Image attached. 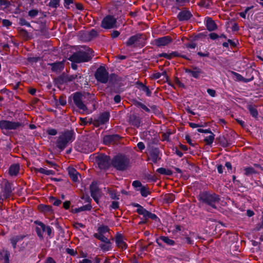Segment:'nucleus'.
Listing matches in <instances>:
<instances>
[{
	"label": "nucleus",
	"mask_w": 263,
	"mask_h": 263,
	"mask_svg": "<svg viewBox=\"0 0 263 263\" xmlns=\"http://www.w3.org/2000/svg\"><path fill=\"white\" fill-rule=\"evenodd\" d=\"M92 50L86 47H82L77 52L72 54L69 60L74 63H82L88 62L93 56Z\"/></svg>",
	"instance_id": "obj_1"
},
{
	"label": "nucleus",
	"mask_w": 263,
	"mask_h": 263,
	"mask_svg": "<svg viewBox=\"0 0 263 263\" xmlns=\"http://www.w3.org/2000/svg\"><path fill=\"white\" fill-rule=\"evenodd\" d=\"M74 139V133L72 131L67 130L61 132L56 141V146L61 151H63Z\"/></svg>",
	"instance_id": "obj_2"
},
{
	"label": "nucleus",
	"mask_w": 263,
	"mask_h": 263,
	"mask_svg": "<svg viewBox=\"0 0 263 263\" xmlns=\"http://www.w3.org/2000/svg\"><path fill=\"white\" fill-rule=\"evenodd\" d=\"M198 197L201 202L215 209L217 208L216 204L220 200L218 195L206 191L200 193Z\"/></svg>",
	"instance_id": "obj_3"
},
{
	"label": "nucleus",
	"mask_w": 263,
	"mask_h": 263,
	"mask_svg": "<svg viewBox=\"0 0 263 263\" xmlns=\"http://www.w3.org/2000/svg\"><path fill=\"white\" fill-rule=\"evenodd\" d=\"M90 97L91 96L88 93H82L77 92L73 95V101L75 105L79 109L85 111L87 109L86 107V104H87L86 99Z\"/></svg>",
	"instance_id": "obj_4"
},
{
	"label": "nucleus",
	"mask_w": 263,
	"mask_h": 263,
	"mask_svg": "<svg viewBox=\"0 0 263 263\" xmlns=\"http://www.w3.org/2000/svg\"><path fill=\"white\" fill-rule=\"evenodd\" d=\"M111 163L117 170L124 171L129 166L130 161L125 156L120 155L116 156L112 159Z\"/></svg>",
	"instance_id": "obj_5"
},
{
	"label": "nucleus",
	"mask_w": 263,
	"mask_h": 263,
	"mask_svg": "<svg viewBox=\"0 0 263 263\" xmlns=\"http://www.w3.org/2000/svg\"><path fill=\"white\" fill-rule=\"evenodd\" d=\"M23 123L16 121L2 120L0 121V128L4 132L9 130H15L23 127Z\"/></svg>",
	"instance_id": "obj_6"
},
{
	"label": "nucleus",
	"mask_w": 263,
	"mask_h": 263,
	"mask_svg": "<svg viewBox=\"0 0 263 263\" xmlns=\"http://www.w3.org/2000/svg\"><path fill=\"white\" fill-rule=\"evenodd\" d=\"M35 223L37 224V227L36 228V232L37 234V236L40 238H43V234L44 232H47L49 236H51L52 230L49 226H46L43 222L39 221H35Z\"/></svg>",
	"instance_id": "obj_7"
},
{
	"label": "nucleus",
	"mask_w": 263,
	"mask_h": 263,
	"mask_svg": "<svg viewBox=\"0 0 263 263\" xmlns=\"http://www.w3.org/2000/svg\"><path fill=\"white\" fill-rule=\"evenodd\" d=\"M95 76L96 80L101 83L105 84L108 82V72L104 66L99 67Z\"/></svg>",
	"instance_id": "obj_8"
},
{
	"label": "nucleus",
	"mask_w": 263,
	"mask_h": 263,
	"mask_svg": "<svg viewBox=\"0 0 263 263\" xmlns=\"http://www.w3.org/2000/svg\"><path fill=\"white\" fill-rule=\"evenodd\" d=\"M96 162L100 169H106L110 165V158L105 155H100L96 157Z\"/></svg>",
	"instance_id": "obj_9"
},
{
	"label": "nucleus",
	"mask_w": 263,
	"mask_h": 263,
	"mask_svg": "<svg viewBox=\"0 0 263 263\" xmlns=\"http://www.w3.org/2000/svg\"><path fill=\"white\" fill-rule=\"evenodd\" d=\"M116 19L111 15L105 16L102 21L101 27L105 29H111L116 27Z\"/></svg>",
	"instance_id": "obj_10"
},
{
	"label": "nucleus",
	"mask_w": 263,
	"mask_h": 263,
	"mask_svg": "<svg viewBox=\"0 0 263 263\" xmlns=\"http://www.w3.org/2000/svg\"><path fill=\"white\" fill-rule=\"evenodd\" d=\"M144 39V36L142 34L138 33L130 36L125 42L127 46H131L135 45L140 44L141 40Z\"/></svg>",
	"instance_id": "obj_11"
},
{
	"label": "nucleus",
	"mask_w": 263,
	"mask_h": 263,
	"mask_svg": "<svg viewBox=\"0 0 263 263\" xmlns=\"http://www.w3.org/2000/svg\"><path fill=\"white\" fill-rule=\"evenodd\" d=\"M90 190L91 196L94 200L97 203H99V198L101 197V192L99 190L97 184L95 182H92L90 186Z\"/></svg>",
	"instance_id": "obj_12"
},
{
	"label": "nucleus",
	"mask_w": 263,
	"mask_h": 263,
	"mask_svg": "<svg viewBox=\"0 0 263 263\" xmlns=\"http://www.w3.org/2000/svg\"><path fill=\"white\" fill-rule=\"evenodd\" d=\"M126 239L121 234L118 233L115 237V242L117 246L122 249L125 250L127 248V244L125 242Z\"/></svg>",
	"instance_id": "obj_13"
},
{
	"label": "nucleus",
	"mask_w": 263,
	"mask_h": 263,
	"mask_svg": "<svg viewBox=\"0 0 263 263\" xmlns=\"http://www.w3.org/2000/svg\"><path fill=\"white\" fill-rule=\"evenodd\" d=\"M185 72L190 74L194 78L198 79L203 72L200 68L193 66L191 69H185Z\"/></svg>",
	"instance_id": "obj_14"
},
{
	"label": "nucleus",
	"mask_w": 263,
	"mask_h": 263,
	"mask_svg": "<svg viewBox=\"0 0 263 263\" xmlns=\"http://www.w3.org/2000/svg\"><path fill=\"white\" fill-rule=\"evenodd\" d=\"M109 119V114L107 112H105L101 114L97 119L95 121V124L99 126L104 124L108 121Z\"/></svg>",
	"instance_id": "obj_15"
},
{
	"label": "nucleus",
	"mask_w": 263,
	"mask_h": 263,
	"mask_svg": "<svg viewBox=\"0 0 263 263\" xmlns=\"http://www.w3.org/2000/svg\"><path fill=\"white\" fill-rule=\"evenodd\" d=\"M120 137L118 135H106L103 138V142L105 144H114L119 140Z\"/></svg>",
	"instance_id": "obj_16"
},
{
	"label": "nucleus",
	"mask_w": 263,
	"mask_h": 263,
	"mask_svg": "<svg viewBox=\"0 0 263 263\" xmlns=\"http://www.w3.org/2000/svg\"><path fill=\"white\" fill-rule=\"evenodd\" d=\"M172 39L169 36H165L155 40V44L158 47L165 46L172 42Z\"/></svg>",
	"instance_id": "obj_17"
},
{
	"label": "nucleus",
	"mask_w": 263,
	"mask_h": 263,
	"mask_svg": "<svg viewBox=\"0 0 263 263\" xmlns=\"http://www.w3.org/2000/svg\"><path fill=\"white\" fill-rule=\"evenodd\" d=\"M192 16L191 12L187 10H183L177 15L178 20L180 21H187Z\"/></svg>",
	"instance_id": "obj_18"
},
{
	"label": "nucleus",
	"mask_w": 263,
	"mask_h": 263,
	"mask_svg": "<svg viewBox=\"0 0 263 263\" xmlns=\"http://www.w3.org/2000/svg\"><path fill=\"white\" fill-rule=\"evenodd\" d=\"M25 237V236L24 235H17L12 236L10 239V241L13 248L15 249L17 247V244L22 241Z\"/></svg>",
	"instance_id": "obj_19"
},
{
	"label": "nucleus",
	"mask_w": 263,
	"mask_h": 263,
	"mask_svg": "<svg viewBox=\"0 0 263 263\" xmlns=\"http://www.w3.org/2000/svg\"><path fill=\"white\" fill-rule=\"evenodd\" d=\"M159 154V149L157 148H153L149 152L151 159L154 163H157L158 160L160 159Z\"/></svg>",
	"instance_id": "obj_20"
},
{
	"label": "nucleus",
	"mask_w": 263,
	"mask_h": 263,
	"mask_svg": "<svg viewBox=\"0 0 263 263\" xmlns=\"http://www.w3.org/2000/svg\"><path fill=\"white\" fill-rule=\"evenodd\" d=\"M12 192V184L8 181L5 182L4 187L3 190L4 198H7L9 197Z\"/></svg>",
	"instance_id": "obj_21"
},
{
	"label": "nucleus",
	"mask_w": 263,
	"mask_h": 263,
	"mask_svg": "<svg viewBox=\"0 0 263 263\" xmlns=\"http://www.w3.org/2000/svg\"><path fill=\"white\" fill-rule=\"evenodd\" d=\"M161 241L169 246H173L175 244V241L167 236H160L157 239L156 242L159 246H161L162 245L160 242Z\"/></svg>",
	"instance_id": "obj_22"
},
{
	"label": "nucleus",
	"mask_w": 263,
	"mask_h": 263,
	"mask_svg": "<svg viewBox=\"0 0 263 263\" xmlns=\"http://www.w3.org/2000/svg\"><path fill=\"white\" fill-rule=\"evenodd\" d=\"M129 121L132 125L136 127H139L141 125V119L135 115H132L130 116Z\"/></svg>",
	"instance_id": "obj_23"
},
{
	"label": "nucleus",
	"mask_w": 263,
	"mask_h": 263,
	"mask_svg": "<svg viewBox=\"0 0 263 263\" xmlns=\"http://www.w3.org/2000/svg\"><path fill=\"white\" fill-rule=\"evenodd\" d=\"M206 27L209 31H212L217 29V25L211 17H206Z\"/></svg>",
	"instance_id": "obj_24"
},
{
	"label": "nucleus",
	"mask_w": 263,
	"mask_h": 263,
	"mask_svg": "<svg viewBox=\"0 0 263 263\" xmlns=\"http://www.w3.org/2000/svg\"><path fill=\"white\" fill-rule=\"evenodd\" d=\"M51 69L53 71L60 72L64 68V64L63 62H59L53 63L51 64Z\"/></svg>",
	"instance_id": "obj_25"
},
{
	"label": "nucleus",
	"mask_w": 263,
	"mask_h": 263,
	"mask_svg": "<svg viewBox=\"0 0 263 263\" xmlns=\"http://www.w3.org/2000/svg\"><path fill=\"white\" fill-rule=\"evenodd\" d=\"M68 174L70 176L71 179L74 182H77L78 181L79 176L80 174L73 167H69L68 168Z\"/></svg>",
	"instance_id": "obj_26"
},
{
	"label": "nucleus",
	"mask_w": 263,
	"mask_h": 263,
	"mask_svg": "<svg viewBox=\"0 0 263 263\" xmlns=\"http://www.w3.org/2000/svg\"><path fill=\"white\" fill-rule=\"evenodd\" d=\"M9 252L4 248L0 250V260L4 259V263H9Z\"/></svg>",
	"instance_id": "obj_27"
},
{
	"label": "nucleus",
	"mask_w": 263,
	"mask_h": 263,
	"mask_svg": "<svg viewBox=\"0 0 263 263\" xmlns=\"http://www.w3.org/2000/svg\"><path fill=\"white\" fill-rule=\"evenodd\" d=\"M20 166L17 164L11 165L9 170V174L11 176H16L19 171Z\"/></svg>",
	"instance_id": "obj_28"
},
{
	"label": "nucleus",
	"mask_w": 263,
	"mask_h": 263,
	"mask_svg": "<svg viewBox=\"0 0 263 263\" xmlns=\"http://www.w3.org/2000/svg\"><path fill=\"white\" fill-rule=\"evenodd\" d=\"M99 246L103 251H108L111 248V245L110 240L100 244Z\"/></svg>",
	"instance_id": "obj_29"
},
{
	"label": "nucleus",
	"mask_w": 263,
	"mask_h": 263,
	"mask_svg": "<svg viewBox=\"0 0 263 263\" xmlns=\"http://www.w3.org/2000/svg\"><path fill=\"white\" fill-rule=\"evenodd\" d=\"M234 74L237 80L239 81H242L245 83H247L249 82H250L253 80V77H252L251 78L249 79H246L243 78L241 74L239 73L234 72Z\"/></svg>",
	"instance_id": "obj_30"
},
{
	"label": "nucleus",
	"mask_w": 263,
	"mask_h": 263,
	"mask_svg": "<svg viewBox=\"0 0 263 263\" xmlns=\"http://www.w3.org/2000/svg\"><path fill=\"white\" fill-rule=\"evenodd\" d=\"M137 190L139 191L142 196L144 197H147L151 193L148 187L146 186H141V188L137 189Z\"/></svg>",
	"instance_id": "obj_31"
},
{
	"label": "nucleus",
	"mask_w": 263,
	"mask_h": 263,
	"mask_svg": "<svg viewBox=\"0 0 263 263\" xmlns=\"http://www.w3.org/2000/svg\"><path fill=\"white\" fill-rule=\"evenodd\" d=\"M215 139V135L212 133L209 136L204 138V141L207 145H211Z\"/></svg>",
	"instance_id": "obj_32"
},
{
	"label": "nucleus",
	"mask_w": 263,
	"mask_h": 263,
	"mask_svg": "<svg viewBox=\"0 0 263 263\" xmlns=\"http://www.w3.org/2000/svg\"><path fill=\"white\" fill-rule=\"evenodd\" d=\"M91 209V206L90 204H87L85 205H83L80 208H76L74 209L76 213H79L84 211H90Z\"/></svg>",
	"instance_id": "obj_33"
},
{
	"label": "nucleus",
	"mask_w": 263,
	"mask_h": 263,
	"mask_svg": "<svg viewBox=\"0 0 263 263\" xmlns=\"http://www.w3.org/2000/svg\"><path fill=\"white\" fill-rule=\"evenodd\" d=\"M109 228L106 226H101L98 228L97 233L104 234L109 231Z\"/></svg>",
	"instance_id": "obj_34"
},
{
	"label": "nucleus",
	"mask_w": 263,
	"mask_h": 263,
	"mask_svg": "<svg viewBox=\"0 0 263 263\" xmlns=\"http://www.w3.org/2000/svg\"><path fill=\"white\" fill-rule=\"evenodd\" d=\"M93 236L95 238L101 240L102 242H105L106 241H108V240H109V239H108L106 236H105L104 234L95 233Z\"/></svg>",
	"instance_id": "obj_35"
},
{
	"label": "nucleus",
	"mask_w": 263,
	"mask_h": 263,
	"mask_svg": "<svg viewBox=\"0 0 263 263\" xmlns=\"http://www.w3.org/2000/svg\"><path fill=\"white\" fill-rule=\"evenodd\" d=\"M38 172L46 175H53L54 172L52 170H49L44 168H40L37 170Z\"/></svg>",
	"instance_id": "obj_36"
},
{
	"label": "nucleus",
	"mask_w": 263,
	"mask_h": 263,
	"mask_svg": "<svg viewBox=\"0 0 263 263\" xmlns=\"http://www.w3.org/2000/svg\"><path fill=\"white\" fill-rule=\"evenodd\" d=\"M245 175L246 176H249L255 173V171L252 167H248L244 168Z\"/></svg>",
	"instance_id": "obj_37"
},
{
	"label": "nucleus",
	"mask_w": 263,
	"mask_h": 263,
	"mask_svg": "<svg viewBox=\"0 0 263 263\" xmlns=\"http://www.w3.org/2000/svg\"><path fill=\"white\" fill-rule=\"evenodd\" d=\"M148 212V211L143 208L142 206L139 209H137V212L139 214L143 215L144 217L147 215Z\"/></svg>",
	"instance_id": "obj_38"
},
{
	"label": "nucleus",
	"mask_w": 263,
	"mask_h": 263,
	"mask_svg": "<svg viewBox=\"0 0 263 263\" xmlns=\"http://www.w3.org/2000/svg\"><path fill=\"white\" fill-rule=\"evenodd\" d=\"M145 218H150V219H152L155 221L159 220V218L157 217V216L156 214L151 213L149 211L148 212V213Z\"/></svg>",
	"instance_id": "obj_39"
},
{
	"label": "nucleus",
	"mask_w": 263,
	"mask_h": 263,
	"mask_svg": "<svg viewBox=\"0 0 263 263\" xmlns=\"http://www.w3.org/2000/svg\"><path fill=\"white\" fill-rule=\"evenodd\" d=\"M219 142L221 145L224 147L229 145V143L224 137L219 138Z\"/></svg>",
	"instance_id": "obj_40"
},
{
	"label": "nucleus",
	"mask_w": 263,
	"mask_h": 263,
	"mask_svg": "<svg viewBox=\"0 0 263 263\" xmlns=\"http://www.w3.org/2000/svg\"><path fill=\"white\" fill-rule=\"evenodd\" d=\"M39 14V11L37 9H32L29 11L28 15L31 18H34L36 16Z\"/></svg>",
	"instance_id": "obj_41"
},
{
	"label": "nucleus",
	"mask_w": 263,
	"mask_h": 263,
	"mask_svg": "<svg viewBox=\"0 0 263 263\" xmlns=\"http://www.w3.org/2000/svg\"><path fill=\"white\" fill-rule=\"evenodd\" d=\"M249 111L250 114L252 116V117L254 118H257L258 116V111L256 108L253 107H249Z\"/></svg>",
	"instance_id": "obj_42"
},
{
	"label": "nucleus",
	"mask_w": 263,
	"mask_h": 263,
	"mask_svg": "<svg viewBox=\"0 0 263 263\" xmlns=\"http://www.w3.org/2000/svg\"><path fill=\"white\" fill-rule=\"evenodd\" d=\"M47 133L51 136H55L57 134V130L52 128H48L46 130Z\"/></svg>",
	"instance_id": "obj_43"
},
{
	"label": "nucleus",
	"mask_w": 263,
	"mask_h": 263,
	"mask_svg": "<svg viewBox=\"0 0 263 263\" xmlns=\"http://www.w3.org/2000/svg\"><path fill=\"white\" fill-rule=\"evenodd\" d=\"M59 4V0H50L49 5L52 8H56Z\"/></svg>",
	"instance_id": "obj_44"
},
{
	"label": "nucleus",
	"mask_w": 263,
	"mask_h": 263,
	"mask_svg": "<svg viewBox=\"0 0 263 263\" xmlns=\"http://www.w3.org/2000/svg\"><path fill=\"white\" fill-rule=\"evenodd\" d=\"M137 105L138 107H141V108H142L143 110H144L145 111H146L147 112H149L151 111L149 108H148L146 105H145L144 104H143L141 102H138L137 103Z\"/></svg>",
	"instance_id": "obj_45"
},
{
	"label": "nucleus",
	"mask_w": 263,
	"mask_h": 263,
	"mask_svg": "<svg viewBox=\"0 0 263 263\" xmlns=\"http://www.w3.org/2000/svg\"><path fill=\"white\" fill-rule=\"evenodd\" d=\"M98 34V32L95 30L92 29L89 32V37L90 39H92L95 37H96Z\"/></svg>",
	"instance_id": "obj_46"
},
{
	"label": "nucleus",
	"mask_w": 263,
	"mask_h": 263,
	"mask_svg": "<svg viewBox=\"0 0 263 263\" xmlns=\"http://www.w3.org/2000/svg\"><path fill=\"white\" fill-rule=\"evenodd\" d=\"M132 185L136 189V190L139 189L138 187L140 189L141 187V186H143L142 183L138 180L134 181L133 182Z\"/></svg>",
	"instance_id": "obj_47"
},
{
	"label": "nucleus",
	"mask_w": 263,
	"mask_h": 263,
	"mask_svg": "<svg viewBox=\"0 0 263 263\" xmlns=\"http://www.w3.org/2000/svg\"><path fill=\"white\" fill-rule=\"evenodd\" d=\"M8 6V3L6 0H0V9H4Z\"/></svg>",
	"instance_id": "obj_48"
},
{
	"label": "nucleus",
	"mask_w": 263,
	"mask_h": 263,
	"mask_svg": "<svg viewBox=\"0 0 263 263\" xmlns=\"http://www.w3.org/2000/svg\"><path fill=\"white\" fill-rule=\"evenodd\" d=\"M78 78V75H77V74L70 75V76H68L67 77L66 80L67 81L70 82V81H73L74 80L77 79Z\"/></svg>",
	"instance_id": "obj_49"
},
{
	"label": "nucleus",
	"mask_w": 263,
	"mask_h": 263,
	"mask_svg": "<svg viewBox=\"0 0 263 263\" xmlns=\"http://www.w3.org/2000/svg\"><path fill=\"white\" fill-rule=\"evenodd\" d=\"M207 92L210 96L212 97H215L216 96V91L213 89H208Z\"/></svg>",
	"instance_id": "obj_50"
},
{
	"label": "nucleus",
	"mask_w": 263,
	"mask_h": 263,
	"mask_svg": "<svg viewBox=\"0 0 263 263\" xmlns=\"http://www.w3.org/2000/svg\"><path fill=\"white\" fill-rule=\"evenodd\" d=\"M166 73L165 72H163L162 73L157 72L153 74V78L155 79H158L161 78V76L162 75H165Z\"/></svg>",
	"instance_id": "obj_51"
},
{
	"label": "nucleus",
	"mask_w": 263,
	"mask_h": 263,
	"mask_svg": "<svg viewBox=\"0 0 263 263\" xmlns=\"http://www.w3.org/2000/svg\"><path fill=\"white\" fill-rule=\"evenodd\" d=\"M110 208L112 209H117L119 208V202L117 201H112L111 205Z\"/></svg>",
	"instance_id": "obj_52"
},
{
	"label": "nucleus",
	"mask_w": 263,
	"mask_h": 263,
	"mask_svg": "<svg viewBox=\"0 0 263 263\" xmlns=\"http://www.w3.org/2000/svg\"><path fill=\"white\" fill-rule=\"evenodd\" d=\"M157 172L161 174H168L167 170L163 167L158 168Z\"/></svg>",
	"instance_id": "obj_53"
},
{
	"label": "nucleus",
	"mask_w": 263,
	"mask_h": 263,
	"mask_svg": "<svg viewBox=\"0 0 263 263\" xmlns=\"http://www.w3.org/2000/svg\"><path fill=\"white\" fill-rule=\"evenodd\" d=\"M142 90L146 92V95L147 96H150L151 95V90L149 89V88L146 86H143V88H142Z\"/></svg>",
	"instance_id": "obj_54"
},
{
	"label": "nucleus",
	"mask_w": 263,
	"mask_h": 263,
	"mask_svg": "<svg viewBox=\"0 0 263 263\" xmlns=\"http://www.w3.org/2000/svg\"><path fill=\"white\" fill-rule=\"evenodd\" d=\"M53 200V204L55 206H58L61 203V201L60 199H56L55 198H52Z\"/></svg>",
	"instance_id": "obj_55"
},
{
	"label": "nucleus",
	"mask_w": 263,
	"mask_h": 263,
	"mask_svg": "<svg viewBox=\"0 0 263 263\" xmlns=\"http://www.w3.org/2000/svg\"><path fill=\"white\" fill-rule=\"evenodd\" d=\"M40 58L39 57H30L28 58V61L30 62H37L39 60H40Z\"/></svg>",
	"instance_id": "obj_56"
},
{
	"label": "nucleus",
	"mask_w": 263,
	"mask_h": 263,
	"mask_svg": "<svg viewBox=\"0 0 263 263\" xmlns=\"http://www.w3.org/2000/svg\"><path fill=\"white\" fill-rule=\"evenodd\" d=\"M137 147L140 151H142L145 148V145L142 142H139L137 144Z\"/></svg>",
	"instance_id": "obj_57"
},
{
	"label": "nucleus",
	"mask_w": 263,
	"mask_h": 263,
	"mask_svg": "<svg viewBox=\"0 0 263 263\" xmlns=\"http://www.w3.org/2000/svg\"><path fill=\"white\" fill-rule=\"evenodd\" d=\"M120 34V32L117 30H114L111 33L112 38L117 37Z\"/></svg>",
	"instance_id": "obj_58"
},
{
	"label": "nucleus",
	"mask_w": 263,
	"mask_h": 263,
	"mask_svg": "<svg viewBox=\"0 0 263 263\" xmlns=\"http://www.w3.org/2000/svg\"><path fill=\"white\" fill-rule=\"evenodd\" d=\"M21 23L22 25H25V26H26L27 27H30V24L29 22H28L27 21H26L24 19H21Z\"/></svg>",
	"instance_id": "obj_59"
},
{
	"label": "nucleus",
	"mask_w": 263,
	"mask_h": 263,
	"mask_svg": "<svg viewBox=\"0 0 263 263\" xmlns=\"http://www.w3.org/2000/svg\"><path fill=\"white\" fill-rule=\"evenodd\" d=\"M209 36L210 39L212 40H215L218 37V35L217 34L215 33H211L209 34Z\"/></svg>",
	"instance_id": "obj_60"
},
{
	"label": "nucleus",
	"mask_w": 263,
	"mask_h": 263,
	"mask_svg": "<svg viewBox=\"0 0 263 263\" xmlns=\"http://www.w3.org/2000/svg\"><path fill=\"white\" fill-rule=\"evenodd\" d=\"M160 57H164L167 59H171V55L170 54H167L166 53H162L160 54Z\"/></svg>",
	"instance_id": "obj_61"
},
{
	"label": "nucleus",
	"mask_w": 263,
	"mask_h": 263,
	"mask_svg": "<svg viewBox=\"0 0 263 263\" xmlns=\"http://www.w3.org/2000/svg\"><path fill=\"white\" fill-rule=\"evenodd\" d=\"M196 47V44L194 43H189L186 45V47L190 49H195Z\"/></svg>",
	"instance_id": "obj_62"
},
{
	"label": "nucleus",
	"mask_w": 263,
	"mask_h": 263,
	"mask_svg": "<svg viewBox=\"0 0 263 263\" xmlns=\"http://www.w3.org/2000/svg\"><path fill=\"white\" fill-rule=\"evenodd\" d=\"M79 263H92V261L87 258L83 259L82 260L80 261Z\"/></svg>",
	"instance_id": "obj_63"
},
{
	"label": "nucleus",
	"mask_w": 263,
	"mask_h": 263,
	"mask_svg": "<svg viewBox=\"0 0 263 263\" xmlns=\"http://www.w3.org/2000/svg\"><path fill=\"white\" fill-rule=\"evenodd\" d=\"M45 263H56L54 260L51 257H48Z\"/></svg>",
	"instance_id": "obj_64"
}]
</instances>
